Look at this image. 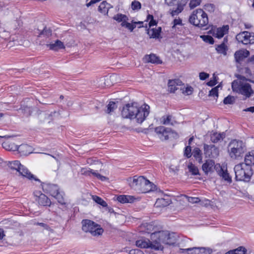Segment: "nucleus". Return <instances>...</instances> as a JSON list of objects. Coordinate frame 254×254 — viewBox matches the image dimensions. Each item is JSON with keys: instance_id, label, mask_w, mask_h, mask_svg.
Returning <instances> with one entry per match:
<instances>
[{"instance_id": "nucleus-1", "label": "nucleus", "mask_w": 254, "mask_h": 254, "mask_svg": "<svg viewBox=\"0 0 254 254\" xmlns=\"http://www.w3.org/2000/svg\"><path fill=\"white\" fill-rule=\"evenodd\" d=\"M150 107L144 104L138 106L137 103L126 104L121 111L123 118L126 119H135L136 122L141 124L149 115Z\"/></svg>"}, {"instance_id": "nucleus-2", "label": "nucleus", "mask_w": 254, "mask_h": 254, "mask_svg": "<svg viewBox=\"0 0 254 254\" xmlns=\"http://www.w3.org/2000/svg\"><path fill=\"white\" fill-rule=\"evenodd\" d=\"M235 179L236 181L249 182L253 174L252 167L248 166L244 163H239L234 167Z\"/></svg>"}, {"instance_id": "nucleus-3", "label": "nucleus", "mask_w": 254, "mask_h": 254, "mask_svg": "<svg viewBox=\"0 0 254 254\" xmlns=\"http://www.w3.org/2000/svg\"><path fill=\"white\" fill-rule=\"evenodd\" d=\"M189 21L195 26L203 27L208 23L207 14L202 9H197L190 16Z\"/></svg>"}, {"instance_id": "nucleus-4", "label": "nucleus", "mask_w": 254, "mask_h": 254, "mask_svg": "<svg viewBox=\"0 0 254 254\" xmlns=\"http://www.w3.org/2000/svg\"><path fill=\"white\" fill-rule=\"evenodd\" d=\"M232 88L234 92L243 95L246 99L250 98L254 94V91L249 83H243L237 80L232 82Z\"/></svg>"}, {"instance_id": "nucleus-5", "label": "nucleus", "mask_w": 254, "mask_h": 254, "mask_svg": "<svg viewBox=\"0 0 254 254\" xmlns=\"http://www.w3.org/2000/svg\"><path fill=\"white\" fill-rule=\"evenodd\" d=\"M155 239L157 240L163 248L162 244L174 245L176 242V238L174 234H170L164 231L152 233L151 235V239L154 240Z\"/></svg>"}, {"instance_id": "nucleus-6", "label": "nucleus", "mask_w": 254, "mask_h": 254, "mask_svg": "<svg viewBox=\"0 0 254 254\" xmlns=\"http://www.w3.org/2000/svg\"><path fill=\"white\" fill-rule=\"evenodd\" d=\"M8 165L10 168L16 170L21 176L29 180H34L40 182V180L31 174L26 167L21 165L19 161L15 160L9 162Z\"/></svg>"}, {"instance_id": "nucleus-7", "label": "nucleus", "mask_w": 254, "mask_h": 254, "mask_svg": "<svg viewBox=\"0 0 254 254\" xmlns=\"http://www.w3.org/2000/svg\"><path fill=\"white\" fill-rule=\"evenodd\" d=\"M245 144L242 140H232L228 146L229 155L232 159H237L244 152Z\"/></svg>"}, {"instance_id": "nucleus-8", "label": "nucleus", "mask_w": 254, "mask_h": 254, "mask_svg": "<svg viewBox=\"0 0 254 254\" xmlns=\"http://www.w3.org/2000/svg\"><path fill=\"white\" fill-rule=\"evenodd\" d=\"M81 223L82 230L86 233H90L94 236L101 235L103 232V229L99 225L90 220H83Z\"/></svg>"}, {"instance_id": "nucleus-9", "label": "nucleus", "mask_w": 254, "mask_h": 254, "mask_svg": "<svg viewBox=\"0 0 254 254\" xmlns=\"http://www.w3.org/2000/svg\"><path fill=\"white\" fill-rule=\"evenodd\" d=\"M150 242L148 239H141L136 241V246L140 248H151L155 250H163V247L158 242L157 240H151Z\"/></svg>"}, {"instance_id": "nucleus-10", "label": "nucleus", "mask_w": 254, "mask_h": 254, "mask_svg": "<svg viewBox=\"0 0 254 254\" xmlns=\"http://www.w3.org/2000/svg\"><path fill=\"white\" fill-rule=\"evenodd\" d=\"M236 38L239 43L244 45L254 44V33L244 31L237 34Z\"/></svg>"}, {"instance_id": "nucleus-11", "label": "nucleus", "mask_w": 254, "mask_h": 254, "mask_svg": "<svg viewBox=\"0 0 254 254\" xmlns=\"http://www.w3.org/2000/svg\"><path fill=\"white\" fill-rule=\"evenodd\" d=\"M203 149L204 154L206 157L215 158L219 155V148L214 145L204 144Z\"/></svg>"}, {"instance_id": "nucleus-12", "label": "nucleus", "mask_w": 254, "mask_h": 254, "mask_svg": "<svg viewBox=\"0 0 254 254\" xmlns=\"http://www.w3.org/2000/svg\"><path fill=\"white\" fill-rule=\"evenodd\" d=\"M130 186L135 189L140 190L142 186L145 181V178L143 176L137 177L135 176L133 179L129 178L128 180Z\"/></svg>"}, {"instance_id": "nucleus-13", "label": "nucleus", "mask_w": 254, "mask_h": 254, "mask_svg": "<svg viewBox=\"0 0 254 254\" xmlns=\"http://www.w3.org/2000/svg\"><path fill=\"white\" fill-rule=\"evenodd\" d=\"M34 194L38 198L36 200L38 201L39 204L43 206H50L51 204L50 199L45 194L41 193L40 191H35Z\"/></svg>"}, {"instance_id": "nucleus-14", "label": "nucleus", "mask_w": 254, "mask_h": 254, "mask_svg": "<svg viewBox=\"0 0 254 254\" xmlns=\"http://www.w3.org/2000/svg\"><path fill=\"white\" fill-rule=\"evenodd\" d=\"M170 129L163 126H160L155 128V132L162 140H166L169 138L168 134Z\"/></svg>"}, {"instance_id": "nucleus-15", "label": "nucleus", "mask_w": 254, "mask_h": 254, "mask_svg": "<svg viewBox=\"0 0 254 254\" xmlns=\"http://www.w3.org/2000/svg\"><path fill=\"white\" fill-rule=\"evenodd\" d=\"M165 3L170 6L174 5L176 3L177 4V8L174 9H172L171 14L172 16L177 15L179 13L181 12L184 9V6L181 3H178V0H165Z\"/></svg>"}, {"instance_id": "nucleus-16", "label": "nucleus", "mask_w": 254, "mask_h": 254, "mask_svg": "<svg viewBox=\"0 0 254 254\" xmlns=\"http://www.w3.org/2000/svg\"><path fill=\"white\" fill-rule=\"evenodd\" d=\"M43 189L46 192L50 193L52 196L57 195V192L59 191V188L57 185L50 183L44 184Z\"/></svg>"}, {"instance_id": "nucleus-17", "label": "nucleus", "mask_w": 254, "mask_h": 254, "mask_svg": "<svg viewBox=\"0 0 254 254\" xmlns=\"http://www.w3.org/2000/svg\"><path fill=\"white\" fill-rule=\"evenodd\" d=\"M250 55V52L247 50H240L235 52L234 57L237 63H240L245 58L248 57Z\"/></svg>"}, {"instance_id": "nucleus-18", "label": "nucleus", "mask_w": 254, "mask_h": 254, "mask_svg": "<svg viewBox=\"0 0 254 254\" xmlns=\"http://www.w3.org/2000/svg\"><path fill=\"white\" fill-rule=\"evenodd\" d=\"M216 167L215 162L212 160H207L202 166V169L205 174L213 172L214 169Z\"/></svg>"}, {"instance_id": "nucleus-19", "label": "nucleus", "mask_w": 254, "mask_h": 254, "mask_svg": "<svg viewBox=\"0 0 254 254\" xmlns=\"http://www.w3.org/2000/svg\"><path fill=\"white\" fill-rule=\"evenodd\" d=\"M219 167L220 168L217 170L218 175L225 181H227L229 183H231L232 182V178L228 173L227 169H225L224 167H222L220 166H219Z\"/></svg>"}, {"instance_id": "nucleus-20", "label": "nucleus", "mask_w": 254, "mask_h": 254, "mask_svg": "<svg viewBox=\"0 0 254 254\" xmlns=\"http://www.w3.org/2000/svg\"><path fill=\"white\" fill-rule=\"evenodd\" d=\"M225 137V133L223 132L218 133L217 132H211L210 134V140L212 143H215L223 140Z\"/></svg>"}, {"instance_id": "nucleus-21", "label": "nucleus", "mask_w": 254, "mask_h": 254, "mask_svg": "<svg viewBox=\"0 0 254 254\" xmlns=\"http://www.w3.org/2000/svg\"><path fill=\"white\" fill-rule=\"evenodd\" d=\"M182 82L179 79L169 80L168 82L169 91L170 92H174L178 89L177 86L181 85Z\"/></svg>"}, {"instance_id": "nucleus-22", "label": "nucleus", "mask_w": 254, "mask_h": 254, "mask_svg": "<svg viewBox=\"0 0 254 254\" xmlns=\"http://www.w3.org/2000/svg\"><path fill=\"white\" fill-rule=\"evenodd\" d=\"M146 182L143 183L140 190L143 193H146L154 190L155 186L149 180L145 179Z\"/></svg>"}, {"instance_id": "nucleus-23", "label": "nucleus", "mask_w": 254, "mask_h": 254, "mask_svg": "<svg viewBox=\"0 0 254 254\" xmlns=\"http://www.w3.org/2000/svg\"><path fill=\"white\" fill-rule=\"evenodd\" d=\"M244 163L249 167H252L253 165H254V150L246 154Z\"/></svg>"}, {"instance_id": "nucleus-24", "label": "nucleus", "mask_w": 254, "mask_h": 254, "mask_svg": "<svg viewBox=\"0 0 254 254\" xmlns=\"http://www.w3.org/2000/svg\"><path fill=\"white\" fill-rule=\"evenodd\" d=\"M229 30V26L225 25L222 26V27H219L217 28L215 32H214V36L218 38H221L224 36L225 34H226Z\"/></svg>"}, {"instance_id": "nucleus-25", "label": "nucleus", "mask_w": 254, "mask_h": 254, "mask_svg": "<svg viewBox=\"0 0 254 254\" xmlns=\"http://www.w3.org/2000/svg\"><path fill=\"white\" fill-rule=\"evenodd\" d=\"M144 60L146 63H151L152 64H159L161 63L158 57L156 56L155 54H150L146 55L144 58Z\"/></svg>"}, {"instance_id": "nucleus-26", "label": "nucleus", "mask_w": 254, "mask_h": 254, "mask_svg": "<svg viewBox=\"0 0 254 254\" xmlns=\"http://www.w3.org/2000/svg\"><path fill=\"white\" fill-rule=\"evenodd\" d=\"M47 47H49L50 50L54 51H58L59 49H63L65 48L64 43L59 40H56L54 43L47 45Z\"/></svg>"}, {"instance_id": "nucleus-27", "label": "nucleus", "mask_w": 254, "mask_h": 254, "mask_svg": "<svg viewBox=\"0 0 254 254\" xmlns=\"http://www.w3.org/2000/svg\"><path fill=\"white\" fill-rule=\"evenodd\" d=\"M17 150L23 155H27L32 152V147L27 144H21Z\"/></svg>"}, {"instance_id": "nucleus-28", "label": "nucleus", "mask_w": 254, "mask_h": 254, "mask_svg": "<svg viewBox=\"0 0 254 254\" xmlns=\"http://www.w3.org/2000/svg\"><path fill=\"white\" fill-rule=\"evenodd\" d=\"M2 147L6 150L15 151L18 149V146L10 141H5L2 143Z\"/></svg>"}, {"instance_id": "nucleus-29", "label": "nucleus", "mask_w": 254, "mask_h": 254, "mask_svg": "<svg viewBox=\"0 0 254 254\" xmlns=\"http://www.w3.org/2000/svg\"><path fill=\"white\" fill-rule=\"evenodd\" d=\"M161 27H159L157 28H151L147 29V34L150 38H159L161 32Z\"/></svg>"}, {"instance_id": "nucleus-30", "label": "nucleus", "mask_w": 254, "mask_h": 254, "mask_svg": "<svg viewBox=\"0 0 254 254\" xmlns=\"http://www.w3.org/2000/svg\"><path fill=\"white\" fill-rule=\"evenodd\" d=\"M134 199L135 198L131 195H120L117 197L118 201L122 203H131Z\"/></svg>"}, {"instance_id": "nucleus-31", "label": "nucleus", "mask_w": 254, "mask_h": 254, "mask_svg": "<svg viewBox=\"0 0 254 254\" xmlns=\"http://www.w3.org/2000/svg\"><path fill=\"white\" fill-rule=\"evenodd\" d=\"M171 200L169 198H159L156 200L155 205L157 207H165L168 206Z\"/></svg>"}, {"instance_id": "nucleus-32", "label": "nucleus", "mask_w": 254, "mask_h": 254, "mask_svg": "<svg viewBox=\"0 0 254 254\" xmlns=\"http://www.w3.org/2000/svg\"><path fill=\"white\" fill-rule=\"evenodd\" d=\"M192 155L195 158L198 163H201L202 162V157L201 150L198 148H195L193 150Z\"/></svg>"}, {"instance_id": "nucleus-33", "label": "nucleus", "mask_w": 254, "mask_h": 254, "mask_svg": "<svg viewBox=\"0 0 254 254\" xmlns=\"http://www.w3.org/2000/svg\"><path fill=\"white\" fill-rule=\"evenodd\" d=\"M110 4L106 1H102L98 7V10L103 13H108Z\"/></svg>"}, {"instance_id": "nucleus-34", "label": "nucleus", "mask_w": 254, "mask_h": 254, "mask_svg": "<svg viewBox=\"0 0 254 254\" xmlns=\"http://www.w3.org/2000/svg\"><path fill=\"white\" fill-rule=\"evenodd\" d=\"M227 50V46L225 44L224 42L217 45L216 47L217 52L219 54H223L224 56L226 55Z\"/></svg>"}, {"instance_id": "nucleus-35", "label": "nucleus", "mask_w": 254, "mask_h": 254, "mask_svg": "<svg viewBox=\"0 0 254 254\" xmlns=\"http://www.w3.org/2000/svg\"><path fill=\"white\" fill-rule=\"evenodd\" d=\"M92 198L95 202L101 205L103 207H106L108 206V204L106 202L100 197L97 195H92Z\"/></svg>"}, {"instance_id": "nucleus-36", "label": "nucleus", "mask_w": 254, "mask_h": 254, "mask_svg": "<svg viewBox=\"0 0 254 254\" xmlns=\"http://www.w3.org/2000/svg\"><path fill=\"white\" fill-rule=\"evenodd\" d=\"M113 18L118 22H121L123 21H127L128 20V18L126 15L121 13L115 15Z\"/></svg>"}, {"instance_id": "nucleus-37", "label": "nucleus", "mask_w": 254, "mask_h": 254, "mask_svg": "<svg viewBox=\"0 0 254 254\" xmlns=\"http://www.w3.org/2000/svg\"><path fill=\"white\" fill-rule=\"evenodd\" d=\"M117 108V103L115 102L111 101L109 102V103L107 105V110L106 111V113L108 114H111Z\"/></svg>"}, {"instance_id": "nucleus-38", "label": "nucleus", "mask_w": 254, "mask_h": 254, "mask_svg": "<svg viewBox=\"0 0 254 254\" xmlns=\"http://www.w3.org/2000/svg\"><path fill=\"white\" fill-rule=\"evenodd\" d=\"M188 168L189 172L191 173L192 175H197L199 174V171L197 167L192 163H190L188 165Z\"/></svg>"}, {"instance_id": "nucleus-39", "label": "nucleus", "mask_w": 254, "mask_h": 254, "mask_svg": "<svg viewBox=\"0 0 254 254\" xmlns=\"http://www.w3.org/2000/svg\"><path fill=\"white\" fill-rule=\"evenodd\" d=\"M183 252L186 253L187 254H199L198 247L183 249Z\"/></svg>"}, {"instance_id": "nucleus-40", "label": "nucleus", "mask_w": 254, "mask_h": 254, "mask_svg": "<svg viewBox=\"0 0 254 254\" xmlns=\"http://www.w3.org/2000/svg\"><path fill=\"white\" fill-rule=\"evenodd\" d=\"M172 116L171 115H168L166 117L163 116L162 118V123L164 125H171L173 126L174 123L172 121Z\"/></svg>"}, {"instance_id": "nucleus-41", "label": "nucleus", "mask_w": 254, "mask_h": 254, "mask_svg": "<svg viewBox=\"0 0 254 254\" xmlns=\"http://www.w3.org/2000/svg\"><path fill=\"white\" fill-rule=\"evenodd\" d=\"M235 102V98L234 96L228 95L225 97L223 100V103L224 104H233Z\"/></svg>"}, {"instance_id": "nucleus-42", "label": "nucleus", "mask_w": 254, "mask_h": 254, "mask_svg": "<svg viewBox=\"0 0 254 254\" xmlns=\"http://www.w3.org/2000/svg\"><path fill=\"white\" fill-rule=\"evenodd\" d=\"M131 7L133 10H138L141 8V3L137 0H134L131 2Z\"/></svg>"}, {"instance_id": "nucleus-43", "label": "nucleus", "mask_w": 254, "mask_h": 254, "mask_svg": "<svg viewBox=\"0 0 254 254\" xmlns=\"http://www.w3.org/2000/svg\"><path fill=\"white\" fill-rule=\"evenodd\" d=\"M200 38L206 43L210 44H213L214 43V39L212 36L210 35H201Z\"/></svg>"}, {"instance_id": "nucleus-44", "label": "nucleus", "mask_w": 254, "mask_h": 254, "mask_svg": "<svg viewBox=\"0 0 254 254\" xmlns=\"http://www.w3.org/2000/svg\"><path fill=\"white\" fill-rule=\"evenodd\" d=\"M146 20L147 21H149V26L150 27L156 25L157 24V22L154 19V17L152 15L148 14Z\"/></svg>"}, {"instance_id": "nucleus-45", "label": "nucleus", "mask_w": 254, "mask_h": 254, "mask_svg": "<svg viewBox=\"0 0 254 254\" xmlns=\"http://www.w3.org/2000/svg\"><path fill=\"white\" fill-rule=\"evenodd\" d=\"M53 197H55L57 199L59 203L62 205L65 204L64 197L59 191L57 192V195H55Z\"/></svg>"}, {"instance_id": "nucleus-46", "label": "nucleus", "mask_w": 254, "mask_h": 254, "mask_svg": "<svg viewBox=\"0 0 254 254\" xmlns=\"http://www.w3.org/2000/svg\"><path fill=\"white\" fill-rule=\"evenodd\" d=\"M219 87V85H218L216 87L213 88L209 93V96L216 97L218 96V88Z\"/></svg>"}, {"instance_id": "nucleus-47", "label": "nucleus", "mask_w": 254, "mask_h": 254, "mask_svg": "<svg viewBox=\"0 0 254 254\" xmlns=\"http://www.w3.org/2000/svg\"><path fill=\"white\" fill-rule=\"evenodd\" d=\"M199 254H211L212 251L210 249L204 247H198Z\"/></svg>"}, {"instance_id": "nucleus-48", "label": "nucleus", "mask_w": 254, "mask_h": 254, "mask_svg": "<svg viewBox=\"0 0 254 254\" xmlns=\"http://www.w3.org/2000/svg\"><path fill=\"white\" fill-rule=\"evenodd\" d=\"M234 250L236 254H246L247 252V249L242 246L239 247Z\"/></svg>"}, {"instance_id": "nucleus-49", "label": "nucleus", "mask_w": 254, "mask_h": 254, "mask_svg": "<svg viewBox=\"0 0 254 254\" xmlns=\"http://www.w3.org/2000/svg\"><path fill=\"white\" fill-rule=\"evenodd\" d=\"M201 1V0H190V7L191 9H193L199 5Z\"/></svg>"}, {"instance_id": "nucleus-50", "label": "nucleus", "mask_w": 254, "mask_h": 254, "mask_svg": "<svg viewBox=\"0 0 254 254\" xmlns=\"http://www.w3.org/2000/svg\"><path fill=\"white\" fill-rule=\"evenodd\" d=\"M92 174L102 181H104L107 179V178L106 177L101 175L100 174L98 173L97 171H95L94 170H93Z\"/></svg>"}, {"instance_id": "nucleus-51", "label": "nucleus", "mask_w": 254, "mask_h": 254, "mask_svg": "<svg viewBox=\"0 0 254 254\" xmlns=\"http://www.w3.org/2000/svg\"><path fill=\"white\" fill-rule=\"evenodd\" d=\"M185 196L187 198L188 201L191 203H198L200 201V199L198 197H190L187 196L186 195H185Z\"/></svg>"}, {"instance_id": "nucleus-52", "label": "nucleus", "mask_w": 254, "mask_h": 254, "mask_svg": "<svg viewBox=\"0 0 254 254\" xmlns=\"http://www.w3.org/2000/svg\"><path fill=\"white\" fill-rule=\"evenodd\" d=\"M191 147L190 145L187 146L185 148V152H184V155L186 156L187 158H190L192 154L191 153Z\"/></svg>"}, {"instance_id": "nucleus-53", "label": "nucleus", "mask_w": 254, "mask_h": 254, "mask_svg": "<svg viewBox=\"0 0 254 254\" xmlns=\"http://www.w3.org/2000/svg\"><path fill=\"white\" fill-rule=\"evenodd\" d=\"M93 170L90 169L82 168L81 173L82 175L85 176H90L92 174Z\"/></svg>"}, {"instance_id": "nucleus-54", "label": "nucleus", "mask_w": 254, "mask_h": 254, "mask_svg": "<svg viewBox=\"0 0 254 254\" xmlns=\"http://www.w3.org/2000/svg\"><path fill=\"white\" fill-rule=\"evenodd\" d=\"M199 77L200 80H204L209 77V74L201 72L199 73Z\"/></svg>"}, {"instance_id": "nucleus-55", "label": "nucleus", "mask_w": 254, "mask_h": 254, "mask_svg": "<svg viewBox=\"0 0 254 254\" xmlns=\"http://www.w3.org/2000/svg\"><path fill=\"white\" fill-rule=\"evenodd\" d=\"M193 91V88L191 86L187 87L183 90V93L187 95H190Z\"/></svg>"}, {"instance_id": "nucleus-56", "label": "nucleus", "mask_w": 254, "mask_h": 254, "mask_svg": "<svg viewBox=\"0 0 254 254\" xmlns=\"http://www.w3.org/2000/svg\"><path fill=\"white\" fill-rule=\"evenodd\" d=\"M135 27L136 25L133 23L132 22V23H130L127 22V26L126 28H127L128 30H130V31L132 32L133 30V29L135 28Z\"/></svg>"}, {"instance_id": "nucleus-57", "label": "nucleus", "mask_w": 254, "mask_h": 254, "mask_svg": "<svg viewBox=\"0 0 254 254\" xmlns=\"http://www.w3.org/2000/svg\"><path fill=\"white\" fill-rule=\"evenodd\" d=\"M217 84L216 77H213L207 83V85L209 86H213Z\"/></svg>"}, {"instance_id": "nucleus-58", "label": "nucleus", "mask_w": 254, "mask_h": 254, "mask_svg": "<svg viewBox=\"0 0 254 254\" xmlns=\"http://www.w3.org/2000/svg\"><path fill=\"white\" fill-rule=\"evenodd\" d=\"M129 254H144V253L139 249H132L129 251Z\"/></svg>"}, {"instance_id": "nucleus-59", "label": "nucleus", "mask_w": 254, "mask_h": 254, "mask_svg": "<svg viewBox=\"0 0 254 254\" xmlns=\"http://www.w3.org/2000/svg\"><path fill=\"white\" fill-rule=\"evenodd\" d=\"M182 20L180 18L179 19H175L173 21V28L175 27L177 25H182Z\"/></svg>"}, {"instance_id": "nucleus-60", "label": "nucleus", "mask_w": 254, "mask_h": 254, "mask_svg": "<svg viewBox=\"0 0 254 254\" xmlns=\"http://www.w3.org/2000/svg\"><path fill=\"white\" fill-rule=\"evenodd\" d=\"M36 225L40 226L43 227L45 229H46V230H49V231L51 230L50 227L48 225H47L45 223L38 222V223H36Z\"/></svg>"}, {"instance_id": "nucleus-61", "label": "nucleus", "mask_w": 254, "mask_h": 254, "mask_svg": "<svg viewBox=\"0 0 254 254\" xmlns=\"http://www.w3.org/2000/svg\"><path fill=\"white\" fill-rule=\"evenodd\" d=\"M101 0H91L90 2H89L88 3H86V6L87 7H89L90 6H91L92 4H94V3H95L99 1H100Z\"/></svg>"}, {"instance_id": "nucleus-62", "label": "nucleus", "mask_w": 254, "mask_h": 254, "mask_svg": "<svg viewBox=\"0 0 254 254\" xmlns=\"http://www.w3.org/2000/svg\"><path fill=\"white\" fill-rule=\"evenodd\" d=\"M244 112H250L251 113L254 112V106L253 107H250L249 108L245 109L243 110Z\"/></svg>"}, {"instance_id": "nucleus-63", "label": "nucleus", "mask_w": 254, "mask_h": 254, "mask_svg": "<svg viewBox=\"0 0 254 254\" xmlns=\"http://www.w3.org/2000/svg\"><path fill=\"white\" fill-rule=\"evenodd\" d=\"M132 22L134 24H135V25H136V24H139V28H140V27H143V22L142 21H138V22H133V21H132Z\"/></svg>"}, {"instance_id": "nucleus-64", "label": "nucleus", "mask_w": 254, "mask_h": 254, "mask_svg": "<svg viewBox=\"0 0 254 254\" xmlns=\"http://www.w3.org/2000/svg\"><path fill=\"white\" fill-rule=\"evenodd\" d=\"M249 62L254 63V55L249 59Z\"/></svg>"}]
</instances>
